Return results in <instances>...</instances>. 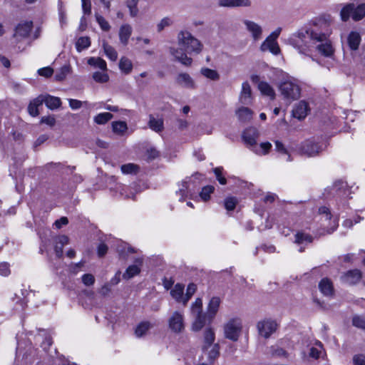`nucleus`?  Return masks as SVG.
Returning <instances> with one entry per match:
<instances>
[{
    "instance_id": "nucleus-24",
    "label": "nucleus",
    "mask_w": 365,
    "mask_h": 365,
    "mask_svg": "<svg viewBox=\"0 0 365 365\" xmlns=\"http://www.w3.org/2000/svg\"><path fill=\"white\" fill-rule=\"evenodd\" d=\"M194 321L192 324L191 329L193 331H199L206 324V314L204 313L198 314H192Z\"/></svg>"
},
{
    "instance_id": "nucleus-29",
    "label": "nucleus",
    "mask_w": 365,
    "mask_h": 365,
    "mask_svg": "<svg viewBox=\"0 0 365 365\" xmlns=\"http://www.w3.org/2000/svg\"><path fill=\"white\" fill-rule=\"evenodd\" d=\"M220 299L219 297H214L210 299V301L208 304L207 312V316L210 319L214 318V317L217 314L219 307H220Z\"/></svg>"
},
{
    "instance_id": "nucleus-49",
    "label": "nucleus",
    "mask_w": 365,
    "mask_h": 365,
    "mask_svg": "<svg viewBox=\"0 0 365 365\" xmlns=\"http://www.w3.org/2000/svg\"><path fill=\"white\" fill-rule=\"evenodd\" d=\"M197 289L196 285L195 284H190L187 286L186 294L184 297L183 300V305L185 306L189 301V299L191 298V297L195 294V291Z\"/></svg>"
},
{
    "instance_id": "nucleus-20",
    "label": "nucleus",
    "mask_w": 365,
    "mask_h": 365,
    "mask_svg": "<svg viewBox=\"0 0 365 365\" xmlns=\"http://www.w3.org/2000/svg\"><path fill=\"white\" fill-rule=\"evenodd\" d=\"M53 242L55 243L54 250L58 257H61L63 255V248L65 245L68 243V237L66 235H60L54 237Z\"/></svg>"
},
{
    "instance_id": "nucleus-3",
    "label": "nucleus",
    "mask_w": 365,
    "mask_h": 365,
    "mask_svg": "<svg viewBox=\"0 0 365 365\" xmlns=\"http://www.w3.org/2000/svg\"><path fill=\"white\" fill-rule=\"evenodd\" d=\"M259 137L258 130L254 127H250L245 129L242 135V138L247 148L258 155H264L269 153L272 148V144L269 142L257 144V140Z\"/></svg>"
},
{
    "instance_id": "nucleus-38",
    "label": "nucleus",
    "mask_w": 365,
    "mask_h": 365,
    "mask_svg": "<svg viewBox=\"0 0 365 365\" xmlns=\"http://www.w3.org/2000/svg\"><path fill=\"white\" fill-rule=\"evenodd\" d=\"M211 361H214L220 355V346L218 344H212L207 351H204Z\"/></svg>"
},
{
    "instance_id": "nucleus-63",
    "label": "nucleus",
    "mask_w": 365,
    "mask_h": 365,
    "mask_svg": "<svg viewBox=\"0 0 365 365\" xmlns=\"http://www.w3.org/2000/svg\"><path fill=\"white\" fill-rule=\"evenodd\" d=\"M10 274L9 264L6 262L0 263V274L8 276Z\"/></svg>"
},
{
    "instance_id": "nucleus-51",
    "label": "nucleus",
    "mask_w": 365,
    "mask_h": 365,
    "mask_svg": "<svg viewBox=\"0 0 365 365\" xmlns=\"http://www.w3.org/2000/svg\"><path fill=\"white\" fill-rule=\"evenodd\" d=\"M70 73V66H62L59 71L56 74L55 78L57 81H63L65 79L66 76Z\"/></svg>"
},
{
    "instance_id": "nucleus-1",
    "label": "nucleus",
    "mask_w": 365,
    "mask_h": 365,
    "mask_svg": "<svg viewBox=\"0 0 365 365\" xmlns=\"http://www.w3.org/2000/svg\"><path fill=\"white\" fill-rule=\"evenodd\" d=\"M329 34L322 31L317 26L312 28L299 31L290 39V44L298 51L300 54L309 56L312 46L311 43H319L317 49L319 53L330 57L334 53V48L330 41L328 40Z\"/></svg>"
},
{
    "instance_id": "nucleus-12",
    "label": "nucleus",
    "mask_w": 365,
    "mask_h": 365,
    "mask_svg": "<svg viewBox=\"0 0 365 365\" xmlns=\"http://www.w3.org/2000/svg\"><path fill=\"white\" fill-rule=\"evenodd\" d=\"M243 23L254 41H258L262 38V29L260 25L250 20H245Z\"/></svg>"
},
{
    "instance_id": "nucleus-23",
    "label": "nucleus",
    "mask_w": 365,
    "mask_h": 365,
    "mask_svg": "<svg viewBox=\"0 0 365 365\" xmlns=\"http://www.w3.org/2000/svg\"><path fill=\"white\" fill-rule=\"evenodd\" d=\"M361 36L357 31H351L347 36V44L349 48L352 51H356L359 48L361 43Z\"/></svg>"
},
{
    "instance_id": "nucleus-64",
    "label": "nucleus",
    "mask_w": 365,
    "mask_h": 365,
    "mask_svg": "<svg viewBox=\"0 0 365 365\" xmlns=\"http://www.w3.org/2000/svg\"><path fill=\"white\" fill-rule=\"evenodd\" d=\"M353 362L355 365H365V355H355L353 358Z\"/></svg>"
},
{
    "instance_id": "nucleus-10",
    "label": "nucleus",
    "mask_w": 365,
    "mask_h": 365,
    "mask_svg": "<svg viewBox=\"0 0 365 365\" xmlns=\"http://www.w3.org/2000/svg\"><path fill=\"white\" fill-rule=\"evenodd\" d=\"M322 150V148L320 145L309 140L302 143L299 148L301 154L308 157H313L318 155Z\"/></svg>"
},
{
    "instance_id": "nucleus-28",
    "label": "nucleus",
    "mask_w": 365,
    "mask_h": 365,
    "mask_svg": "<svg viewBox=\"0 0 365 365\" xmlns=\"http://www.w3.org/2000/svg\"><path fill=\"white\" fill-rule=\"evenodd\" d=\"M172 297L178 303L183 304L184 300V285L181 284H177L174 286L173 289L170 291Z\"/></svg>"
},
{
    "instance_id": "nucleus-59",
    "label": "nucleus",
    "mask_w": 365,
    "mask_h": 365,
    "mask_svg": "<svg viewBox=\"0 0 365 365\" xmlns=\"http://www.w3.org/2000/svg\"><path fill=\"white\" fill-rule=\"evenodd\" d=\"M81 3L83 13L89 15L91 13V0H81Z\"/></svg>"
},
{
    "instance_id": "nucleus-22",
    "label": "nucleus",
    "mask_w": 365,
    "mask_h": 365,
    "mask_svg": "<svg viewBox=\"0 0 365 365\" xmlns=\"http://www.w3.org/2000/svg\"><path fill=\"white\" fill-rule=\"evenodd\" d=\"M132 27L130 25L125 24H123L119 29V39L120 43L126 46L128 43V40L132 34Z\"/></svg>"
},
{
    "instance_id": "nucleus-33",
    "label": "nucleus",
    "mask_w": 365,
    "mask_h": 365,
    "mask_svg": "<svg viewBox=\"0 0 365 365\" xmlns=\"http://www.w3.org/2000/svg\"><path fill=\"white\" fill-rule=\"evenodd\" d=\"M202 76L205 77L206 78L213 81H217L220 80V76L219 73L214 69H211L207 67H202L200 71Z\"/></svg>"
},
{
    "instance_id": "nucleus-7",
    "label": "nucleus",
    "mask_w": 365,
    "mask_h": 365,
    "mask_svg": "<svg viewBox=\"0 0 365 365\" xmlns=\"http://www.w3.org/2000/svg\"><path fill=\"white\" fill-rule=\"evenodd\" d=\"M168 327L172 331L179 334L185 329V316L182 311L173 312L168 320Z\"/></svg>"
},
{
    "instance_id": "nucleus-30",
    "label": "nucleus",
    "mask_w": 365,
    "mask_h": 365,
    "mask_svg": "<svg viewBox=\"0 0 365 365\" xmlns=\"http://www.w3.org/2000/svg\"><path fill=\"white\" fill-rule=\"evenodd\" d=\"M236 115L239 120L242 122L250 121L252 118L253 112L247 107H240L236 112Z\"/></svg>"
},
{
    "instance_id": "nucleus-42",
    "label": "nucleus",
    "mask_w": 365,
    "mask_h": 365,
    "mask_svg": "<svg viewBox=\"0 0 365 365\" xmlns=\"http://www.w3.org/2000/svg\"><path fill=\"white\" fill-rule=\"evenodd\" d=\"M91 45L90 38L87 36L80 37L76 43V49L78 51L81 52L82 50L88 48Z\"/></svg>"
},
{
    "instance_id": "nucleus-35",
    "label": "nucleus",
    "mask_w": 365,
    "mask_h": 365,
    "mask_svg": "<svg viewBox=\"0 0 365 365\" xmlns=\"http://www.w3.org/2000/svg\"><path fill=\"white\" fill-rule=\"evenodd\" d=\"M41 105L42 100L41 98V96H38L30 102L28 106V111L29 114L34 117L37 116L39 114L38 108Z\"/></svg>"
},
{
    "instance_id": "nucleus-56",
    "label": "nucleus",
    "mask_w": 365,
    "mask_h": 365,
    "mask_svg": "<svg viewBox=\"0 0 365 365\" xmlns=\"http://www.w3.org/2000/svg\"><path fill=\"white\" fill-rule=\"evenodd\" d=\"M222 168L217 167L213 169V172L216 176L217 180L221 185H225L227 183L226 178L222 175Z\"/></svg>"
},
{
    "instance_id": "nucleus-27",
    "label": "nucleus",
    "mask_w": 365,
    "mask_h": 365,
    "mask_svg": "<svg viewBox=\"0 0 365 365\" xmlns=\"http://www.w3.org/2000/svg\"><path fill=\"white\" fill-rule=\"evenodd\" d=\"M361 278V273L359 269H354L347 272L344 276L345 282L354 284L360 281Z\"/></svg>"
},
{
    "instance_id": "nucleus-16",
    "label": "nucleus",
    "mask_w": 365,
    "mask_h": 365,
    "mask_svg": "<svg viewBox=\"0 0 365 365\" xmlns=\"http://www.w3.org/2000/svg\"><path fill=\"white\" fill-rule=\"evenodd\" d=\"M240 101L243 105H249L252 101V90L248 82L242 84V91L240 95Z\"/></svg>"
},
{
    "instance_id": "nucleus-47",
    "label": "nucleus",
    "mask_w": 365,
    "mask_h": 365,
    "mask_svg": "<svg viewBox=\"0 0 365 365\" xmlns=\"http://www.w3.org/2000/svg\"><path fill=\"white\" fill-rule=\"evenodd\" d=\"M312 241V237L309 235H307L302 232H298L295 235V242L297 244H302L304 242L310 243Z\"/></svg>"
},
{
    "instance_id": "nucleus-4",
    "label": "nucleus",
    "mask_w": 365,
    "mask_h": 365,
    "mask_svg": "<svg viewBox=\"0 0 365 365\" xmlns=\"http://www.w3.org/2000/svg\"><path fill=\"white\" fill-rule=\"evenodd\" d=\"M178 44L183 47L190 55L200 54L203 49V44L188 31H180L177 36Z\"/></svg>"
},
{
    "instance_id": "nucleus-17",
    "label": "nucleus",
    "mask_w": 365,
    "mask_h": 365,
    "mask_svg": "<svg viewBox=\"0 0 365 365\" xmlns=\"http://www.w3.org/2000/svg\"><path fill=\"white\" fill-rule=\"evenodd\" d=\"M40 96L42 100V104L44 103L49 109L54 110L61 107V101L60 98L52 96L48 94Z\"/></svg>"
},
{
    "instance_id": "nucleus-34",
    "label": "nucleus",
    "mask_w": 365,
    "mask_h": 365,
    "mask_svg": "<svg viewBox=\"0 0 365 365\" xmlns=\"http://www.w3.org/2000/svg\"><path fill=\"white\" fill-rule=\"evenodd\" d=\"M102 47L105 55L112 61H115L118 59V53L116 50L106 41H103Z\"/></svg>"
},
{
    "instance_id": "nucleus-31",
    "label": "nucleus",
    "mask_w": 365,
    "mask_h": 365,
    "mask_svg": "<svg viewBox=\"0 0 365 365\" xmlns=\"http://www.w3.org/2000/svg\"><path fill=\"white\" fill-rule=\"evenodd\" d=\"M258 89L264 96L269 97L271 99H274L275 91L274 88L267 82L261 81L258 83Z\"/></svg>"
},
{
    "instance_id": "nucleus-36",
    "label": "nucleus",
    "mask_w": 365,
    "mask_h": 365,
    "mask_svg": "<svg viewBox=\"0 0 365 365\" xmlns=\"http://www.w3.org/2000/svg\"><path fill=\"white\" fill-rule=\"evenodd\" d=\"M119 68L125 74L130 73L133 70L131 61L126 57H122L119 61Z\"/></svg>"
},
{
    "instance_id": "nucleus-40",
    "label": "nucleus",
    "mask_w": 365,
    "mask_h": 365,
    "mask_svg": "<svg viewBox=\"0 0 365 365\" xmlns=\"http://www.w3.org/2000/svg\"><path fill=\"white\" fill-rule=\"evenodd\" d=\"M110 113H101L94 117V122L98 125H103L113 118Z\"/></svg>"
},
{
    "instance_id": "nucleus-5",
    "label": "nucleus",
    "mask_w": 365,
    "mask_h": 365,
    "mask_svg": "<svg viewBox=\"0 0 365 365\" xmlns=\"http://www.w3.org/2000/svg\"><path fill=\"white\" fill-rule=\"evenodd\" d=\"M340 16L343 21H348L350 17L355 21L361 20L365 16V4H361L357 6L354 4H346L341 9Z\"/></svg>"
},
{
    "instance_id": "nucleus-58",
    "label": "nucleus",
    "mask_w": 365,
    "mask_h": 365,
    "mask_svg": "<svg viewBox=\"0 0 365 365\" xmlns=\"http://www.w3.org/2000/svg\"><path fill=\"white\" fill-rule=\"evenodd\" d=\"M82 282L86 286H92L95 283V277L91 274H85L82 276Z\"/></svg>"
},
{
    "instance_id": "nucleus-8",
    "label": "nucleus",
    "mask_w": 365,
    "mask_h": 365,
    "mask_svg": "<svg viewBox=\"0 0 365 365\" xmlns=\"http://www.w3.org/2000/svg\"><path fill=\"white\" fill-rule=\"evenodd\" d=\"M242 330V323L239 319L229 321L224 327L225 336L233 341L238 340Z\"/></svg>"
},
{
    "instance_id": "nucleus-52",
    "label": "nucleus",
    "mask_w": 365,
    "mask_h": 365,
    "mask_svg": "<svg viewBox=\"0 0 365 365\" xmlns=\"http://www.w3.org/2000/svg\"><path fill=\"white\" fill-rule=\"evenodd\" d=\"M316 345L319 346V349L317 347H312L309 351V356L317 359L319 358L320 354L322 350V344L320 341H317Z\"/></svg>"
},
{
    "instance_id": "nucleus-15",
    "label": "nucleus",
    "mask_w": 365,
    "mask_h": 365,
    "mask_svg": "<svg viewBox=\"0 0 365 365\" xmlns=\"http://www.w3.org/2000/svg\"><path fill=\"white\" fill-rule=\"evenodd\" d=\"M215 339V331L212 328H206L203 333V344L202 349L203 351H207L208 349L214 344Z\"/></svg>"
},
{
    "instance_id": "nucleus-44",
    "label": "nucleus",
    "mask_w": 365,
    "mask_h": 365,
    "mask_svg": "<svg viewBox=\"0 0 365 365\" xmlns=\"http://www.w3.org/2000/svg\"><path fill=\"white\" fill-rule=\"evenodd\" d=\"M202 312V301L200 298H197L191 306V314H198Z\"/></svg>"
},
{
    "instance_id": "nucleus-14",
    "label": "nucleus",
    "mask_w": 365,
    "mask_h": 365,
    "mask_svg": "<svg viewBox=\"0 0 365 365\" xmlns=\"http://www.w3.org/2000/svg\"><path fill=\"white\" fill-rule=\"evenodd\" d=\"M308 112V103L304 101H301L294 108L292 114L294 118L301 120L304 119L307 115Z\"/></svg>"
},
{
    "instance_id": "nucleus-13",
    "label": "nucleus",
    "mask_w": 365,
    "mask_h": 365,
    "mask_svg": "<svg viewBox=\"0 0 365 365\" xmlns=\"http://www.w3.org/2000/svg\"><path fill=\"white\" fill-rule=\"evenodd\" d=\"M260 50L263 52L269 51L274 55H279L281 51L277 41L268 37L261 44Z\"/></svg>"
},
{
    "instance_id": "nucleus-26",
    "label": "nucleus",
    "mask_w": 365,
    "mask_h": 365,
    "mask_svg": "<svg viewBox=\"0 0 365 365\" xmlns=\"http://www.w3.org/2000/svg\"><path fill=\"white\" fill-rule=\"evenodd\" d=\"M87 63L93 68H98L103 71H108L106 61L101 57H90L87 59Z\"/></svg>"
},
{
    "instance_id": "nucleus-50",
    "label": "nucleus",
    "mask_w": 365,
    "mask_h": 365,
    "mask_svg": "<svg viewBox=\"0 0 365 365\" xmlns=\"http://www.w3.org/2000/svg\"><path fill=\"white\" fill-rule=\"evenodd\" d=\"M237 203V200L236 197H228L225 200L224 205L227 210L232 211L235 208Z\"/></svg>"
},
{
    "instance_id": "nucleus-43",
    "label": "nucleus",
    "mask_w": 365,
    "mask_h": 365,
    "mask_svg": "<svg viewBox=\"0 0 365 365\" xmlns=\"http://www.w3.org/2000/svg\"><path fill=\"white\" fill-rule=\"evenodd\" d=\"M275 149L278 153L286 156V161H292L291 155L289 154L288 150L280 141H275Z\"/></svg>"
},
{
    "instance_id": "nucleus-61",
    "label": "nucleus",
    "mask_w": 365,
    "mask_h": 365,
    "mask_svg": "<svg viewBox=\"0 0 365 365\" xmlns=\"http://www.w3.org/2000/svg\"><path fill=\"white\" fill-rule=\"evenodd\" d=\"M38 73L40 76H44V77H50L52 76L53 71L50 67H45L38 69Z\"/></svg>"
},
{
    "instance_id": "nucleus-11",
    "label": "nucleus",
    "mask_w": 365,
    "mask_h": 365,
    "mask_svg": "<svg viewBox=\"0 0 365 365\" xmlns=\"http://www.w3.org/2000/svg\"><path fill=\"white\" fill-rule=\"evenodd\" d=\"M175 81L180 86L187 89H195L196 83L190 75L185 72H181L176 76Z\"/></svg>"
},
{
    "instance_id": "nucleus-46",
    "label": "nucleus",
    "mask_w": 365,
    "mask_h": 365,
    "mask_svg": "<svg viewBox=\"0 0 365 365\" xmlns=\"http://www.w3.org/2000/svg\"><path fill=\"white\" fill-rule=\"evenodd\" d=\"M215 188L213 186H205L200 192V197L203 201H207L210 199V194L213 192Z\"/></svg>"
},
{
    "instance_id": "nucleus-18",
    "label": "nucleus",
    "mask_w": 365,
    "mask_h": 365,
    "mask_svg": "<svg viewBox=\"0 0 365 365\" xmlns=\"http://www.w3.org/2000/svg\"><path fill=\"white\" fill-rule=\"evenodd\" d=\"M33 27L32 21H25L19 24L15 30V36L21 38H26L29 36Z\"/></svg>"
},
{
    "instance_id": "nucleus-62",
    "label": "nucleus",
    "mask_w": 365,
    "mask_h": 365,
    "mask_svg": "<svg viewBox=\"0 0 365 365\" xmlns=\"http://www.w3.org/2000/svg\"><path fill=\"white\" fill-rule=\"evenodd\" d=\"M69 106L73 110H77L81 108L83 102L76 99H68Z\"/></svg>"
},
{
    "instance_id": "nucleus-39",
    "label": "nucleus",
    "mask_w": 365,
    "mask_h": 365,
    "mask_svg": "<svg viewBox=\"0 0 365 365\" xmlns=\"http://www.w3.org/2000/svg\"><path fill=\"white\" fill-rule=\"evenodd\" d=\"M138 0H126L125 5L129 9L130 16L135 17L138 16L139 10L138 8Z\"/></svg>"
},
{
    "instance_id": "nucleus-21",
    "label": "nucleus",
    "mask_w": 365,
    "mask_h": 365,
    "mask_svg": "<svg viewBox=\"0 0 365 365\" xmlns=\"http://www.w3.org/2000/svg\"><path fill=\"white\" fill-rule=\"evenodd\" d=\"M148 125L152 130L159 133L164 130V120L161 118H155L150 115Z\"/></svg>"
},
{
    "instance_id": "nucleus-57",
    "label": "nucleus",
    "mask_w": 365,
    "mask_h": 365,
    "mask_svg": "<svg viewBox=\"0 0 365 365\" xmlns=\"http://www.w3.org/2000/svg\"><path fill=\"white\" fill-rule=\"evenodd\" d=\"M177 192L179 193L181 196L180 200H184L185 197H187L188 193V185L187 181L182 182V187H180Z\"/></svg>"
},
{
    "instance_id": "nucleus-37",
    "label": "nucleus",
    "mask_w": 365,
    "mask_h": 365,
    "mask_svg": "<svg viewBox=\"0 0 365 365\" xmlns=\"http://www.w3.org/2000/svg\"><path fill=\"white\" fill-rule=\"evenodd\" d=\"M113 131L120 135H123L128 130L127 123L124 121H114L112 123Z\"/></svg>"
},
{
    "instance_id": "nucleus-45",
    "label": "nucleus",
    "mask_w": 365,
    "mask_h": 365,
    "mask_svg": "<svg viewBox=\"0 0 365 365\" xmlns=\"http://www.w3.org/2000/svg\"><path fill=\"white\" fill-rule=\"evenodd\" d=\"M138 166L133 163H128L121 166V171L124 174L136 173L138 171Z\"/></svg>"
},
{
    "instance_id": "nucleus-25",
    "label": "nucleus",
    "mask_w": 365,
    "mask_h": 365,
    "mask_svg": "<svg viewBox=\"0 0 365 365\" xmlns=\"http://www.w3.org/2000/svg\"><path fill=\"white\" fill-rule=\"evenodd\" d=\"M319 289L324 296L331 297L334 294L332 282L327 278H324L320 281Z\"/></svg>"
},
{
    "instance_id": "nucleus-60",
    "label": "nucleus",
    "mask_w": 365,
    "mask_h": 365,
    "mask_svg": "<svg viewBox=\"0 0 365 365\" xmlns=\"http://www.w3.org/2000/svg\"><path fill=\"white\" fill-rule=\"evenodd\" d=\"M41 123H45L51 127L53 126L56 123V119L53 116H43L41 119Z\"/></svg>"
},
{
    "instance_id": "nucleus-53",
    "label": "nucleus",
    "mask_w": 365,
    "mask_h": 365,
    "mask_svg": "<svg viewBox=\"0 0 365 365\" xmlns=\"http://www.w3.org/2000/svg\"><path fill=\"white\" fill-rule=\"evenodd\" d=\"M96 21L98 23L102 30L108 31L110 29L109 23L101 15L96 14Z\"/></svg>"
},
{
    "instance_id": "nucleus-9",
    "label": "nucleus",
    "mask_w": 365,
    "mask_h": 365,
    "mask_svg": "<svg viewBox=\"0 0 365 365\" xmlns=\"http://www.w3.org/2000/svg\"><path fill=\"white\" fill-rule=\"evenodd\" d=\"M169 51L170 55L173 57L174 60L180 62L185 66H190L192 63V58L188 56V53L185 51L183 47L179 46L175 48L173 46L170 47Z\"/></svg>"
},
{
    "instance_id": "nucleus-41",
    "label": "nucleus",
    "mask_w": 365,
    "mask_h": 365,
    "mask_svg": "<svg viewBox=\"0 0 365 365\" xmlns=\"http://www.w3.org/2000/svg\"><path fill=\"white\" fill-rule=\"evenodd\" d=\"M93 79L100 83H107L109 81V76L107 71H96L92 75Z\"/></svg>"
},
{
    "instance_id": "nucleus-55",
    "label": "nucleus",
    "mask_w": 365,
    "mask_h": 365,
    "mask_svg": "<svg viewBox=\"0 0 365 365\" xmlns=\"http://www.w3.org/2000/svg\"><path fill=\"white\" fill-rule=\"evenodd\" d=\"M270 349L271 354L274 356L287 357V351L280 347L272 346Z\"/></svg>"
},
{
    "instance_id": "nucleus-2",
    "label": "nucleus",
    "mask_w": 365,
    "mask_h": 365,
    "mask_svg": "<svg viewBox=\"0 0 365 365\" xmlns=\"http://www.w3.org/2000/svg\"><path fill=\"white\" fill-rule=\"evenodd\" d=\"M278 89L283 100L289 103L298 100L301 96V83L291 76L283 77L278 85Z\"/></svg>"
},
{
    "instance_id": "nucleus-6",
    "label": "nucleus",
    "mask_w": 365,
    "mask_h": 365,
    "mask_svg": "<svg viewBox=\"0 0 365 365\" xmlns=\"http://www.w3.org/2000/svg\"><path fill=\"white\" fill-rule=\"evenodd\" d=\"M278 324L272 319H264L257 323V329L260 336L269 339L277 329Z\"/></svg>"
},
{
    "instance_id": "nucleus-54",
    "label": "nucleus",
    "mask_w": 365,
    "mask_h": 365,
    "mask_svg": "<svg viewBox=\"0 0 365 365\" xmlns=\"http://www.w3.org/2000/svg\"><path fill=\"white\" fill-rule=\"evenodd\" d=\"M173 21L169 17H165L160 20V21L157 24V30L158 32L162 31L165 27L170 26L172 25Z\"/></svg>"
},
{
    "instance_id": "nucleus-48",
    "label": "nucleus",
    "mask_w": 365,
    "mask_h": 365,
    "mask_svg": "<svg viewBox=\"0 0 365 365\" xmlns=\"http://www.w3.org/2000/svg\"><path fill=\"white\" fill-rule=\"evenodd\" d=\"M352 324L359 329H365V317L360 315L354 316Z\"/></svg>"
},
{
    "instance_id": "nucleus-32",
    "label": "nucleus",
    "mask_w": 365,
    "mask_h": 365,
    "mask_svg": "<svg viewBox=\"0 0 365 365\" xmlns=\"http://www.w3.org/2000/svg\"><path fill=\"white\" fill-rule=\"evenodd\" d=\"M153 327V324L150 322H141L136 327L135 329V334L137 337L140 338L145 336Z\"/></svg>"
},
{
    "instance_id": "nucleus-19",
    "label": "nucleus",
    "mask_w": 365,
    "mask_h": 365,
    "mask_svg": "<svg viewBox=\"0 0 365 365\" xmlns=\"http://www.w3.org/2000/svg\"><path fill=\"white\" fill-rule=\"evenodd\" d=\"M136 264L130 265L123 274V279H129L135 275H138L140 272V266L143 263V260L140 258L135 259Z\"/></svg>"
}]
</instances>
